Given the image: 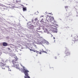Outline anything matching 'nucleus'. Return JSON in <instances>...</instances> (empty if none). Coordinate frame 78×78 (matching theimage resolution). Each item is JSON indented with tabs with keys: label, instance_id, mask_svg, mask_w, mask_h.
I'll list each match as a JSON object with an SVG mask.
<instances>
[{
	"label": "nucleus",
	"instance_id": "20e7f679",
	"mask_svg": "<svg viewBox=\"0 0 78 78\" xmlns=\"http://www.w3.org/2000/svg\"><path fill=\"white\" fill-rule=\"evenodd\" d=\"M2 68L3 69H5L6 67V65L3 64L1 65Z\"/></svg>",
	"mask_w": 78,
	"mask_h": 78
},
{
	"label": "nucleus",
	"instance_id": "4be33fe9",
	"mask_svg": "<svg viewBox=\"0 0 78 78\" xmlns=\"http://www.w3.org/2000/svg\"><path fill=\"white\" fill-rule=\"evenodd\" d=\"M49 14H51V13H49Z\"/></svg>",
	"mask_w": 78,
	"mask_h": 78
},
{
	"label": "nucleus",
	"instance_id": "a211bd4d",
	"mask_svg": "<svg viewBox=\"0 0 78 78\" xmlns=\"http://www.w3.org/2000/svg\"><path fill=\"white\" fill-rule=\"evenodd\" d=\"M55 59H57V58L56 57H55Z\"/></svg>",
	"mask_w": 78,
	"mask_h": 78
},
{
	"label": "nucleus",
	"instance_id": "9b49d317",
	"mask_svg": "<svg viewBox=\"0 0 78 78\" xmlns=\"http://www.w3.org/2000/svg\"><path fill=\"white\" fill-rule=\"evenodd\" d=\"M15 58L16 59V60L17 61V60H18V58L16 56Z\"/></svg>",
	"mask_w": 78,
	"mask_h": 78
},
{
	"label": "nucleus",
	"instance_id": "dca6fc26",
	"mask_svg": "<svg viewBox=\"0 0 78 78\" xmlns=\"http://www.w3.org/2000/svg\"><path fill=\"white\" fill-rule=\"evenodd\" d=\"M44 20V19H41V22H42V20Z\"/></svg>",
	"mask_w": 78,
	"mask_h": 78
},
{
	"label": "nucleus",
	"instance_id": "1a4fd4ad",
	"mask_svg": "<svg viewBox=\"0 0 78 78\" xmlns=\"http://www.w3.org/2000/svg\"><path fill=\"white\" fill-rule=\"evenodd\" d=\"M38 13H39V12H38V11H37V12H36L35 13V15H37V14H38Z\"/></svg>",
	"mask_w": 78,
	"mask_h": 78
},
{
	"label": "nucleus",
	"instance_id": "7ed1b4c3",
	"mask_svg": "<svg viewBox=\"0 0 78 78\" xmlns=\"http://www.w3.org/2000/svg\"><path fill=\"white\" fill-rule=\"evenodd\" d=\"M65 52L66 56H69L70 55V52L69 50H66Z\"/></svg>",
	"mask_w": 78,
	"mask_h": 78
},
{
	"label": "nucleus",
	"instance_id": "0eeeda50",
	"mask_svg": "<svg viewBox=\"0 0 78 78\" xmlns=\"http://www.w3.org/2000/svg\"><path fill=\"white\" fill-rule=\"evenodd\" d=\"M23 11H27V7H23Z\"/></svg>",
	"mask_w": 78,
	"mask_h": 78
},
{
	"label": "nucleus",
	"instance_id": "aec40b11",
	"mask_svg": "<svg viewBox=\"0 0 78 78\" xmlns=\"http://www.w3.org/2000/svg\"><path fill=\"white\" fill-rule=\"evenodd\" d=\"M8 50H10V48H8Z\"/></svg>",
	"mask_w": 78,
	"mask_h": 78
},
{
	"label": "nucleus",
	"instance_id": "2eb2a0df",
	"mask_svg": "<svg viewBox=\"0 0 78 78\" xmlns=\"http://www.w3.org/2000/svg\"><path fill=\"white\" fill-rule=\"evenodd\" d=\"M37 20V18H35V20Z\"/></svg>",
	"mask_w": 78,
	"mask_h": 78
},
{
	"label": "nucleus",
	"instance_id": "39448f33",
	"mask_svg": "<svg viewBox=\"0 0 78 78\" xmlns=\"http://www.w3.org/2000/svg\"><path fill=\"white\" fill-rule=\"evenodd\" d=\"M48 20L51 21L54 20V18L53 17H49V19H48Z\"/></svg>",
	"mask_w": 78,
	"mask_h": 78
},
{
	"label": "nucleus",
	"instance_id": "423d86ee",
	"mask_svg": "<svg viewBox=\"0 0 78 78\" xmlns=\"http://www.w3.org/2000/svg\"><path fill=\"white\" fill-rule=\"evenodd\" d=\"M3 45L4 47H6L8 46V44L6 42H4L3 43Z\"/></svg>",
	"mask_w": 78,
	"mask_h": 78
},
{
	"label": "nucleus",
	"instance_id": "6ab92c4d",
	"mask_svg": "<svg viewBox=\"0 0 78 78\" xmlns=\"http://www.w3.org/2000/svg\"><path fill=\"white\" fill-rule=\"evenodd\" d=\"M33 21H34V20H32V22H33Z\"/></svg>",
	"mask_w": 78,
	"mask_h": 78
},
{
	"label": "nucleus",
	"instance_id": "f257e3e1",
	"mask_svg": "<svg viewBox=\"0 0 78 78\" xmlns=\"http://www.w3.org/2000/svg\"><path fill=\"white\" fill-rule=\"evenodd\" d=\"M20 65L22 67H23V68H21V70H22L23 72H24V73L25 74V76H24L25 78H30V76H28V72H29V71L25 69V67L23 66L22 65Z\"/></svg>",
	"mask_w": 78,
	"mask_h": 78
},
{
	"label": "nucleus",
	"instance_id": "f8f14e48",
	"mask_svg": "<svg viewBox=\"0 0 78 78\" xmlns=\"http://www.w3.org/2000/svg\"><path fill=\"white\" fill-rule=\"evenodd\" d=\"M68 6H65V8L66 9H67V8H68Z\"/></svg>",
	"mask_w": 78,
	"mask_h": 78
},
{
	"label": "nucleus",
	"instance_id": "a878e982",
	"mask_svg": "<svg viewBox=\"0 0 78 78\" xmlns=\"http://www.w3.org/2000/svg\"><path fill=\"white\" fill-rule=\"evenodd\" d=\"M50 22H51V21H50Z\"/></svg>",
	"mask_w": 78,
	"mask_h": 78
},
{
	"label": "nucleus",
	"instance_id": "393cba45",
	"mask_svg": "<svg viewBox=\"0 0 78 78\" xmlns=\"http://www.w3.org/2000/svg\"><path fill=\"white\" fill-rule=\"evenodd\" d=\"M41 17H44V16H41Z\"/></svg>",
	"mask_w": 78,
	"mask_h": 78
},
{
	"label": "nucleus",
	"instance_id": "5701e85b",
	"mask_svg": "<svg viewBox=\"0 0 78 78\" xmlns=\"http://www.w3.org/2000/svg\"><path fill=\"white\" fill-rule=\"evenodd\" d=\"M18 2L19 1H16V3H18Z\"/></svg>",
	"mask_w": 78,
	"mask_h": 78
},
{
	"label": "nucleus",
	"instance_id": "f03ea898",
	"mask_svg": "<svg viewBox=\"0 0 78 78\" xmlns=\"http://www.w3.org/2000/svg\"><path fill=\"white\" fill-rule=\"evenodd\" d=\"M12 62L14 66H17V63H18V62H17V60H16L15 59L13 60L12 61Z\"/></svg>",
	"mask_w": 78,
	"mask_h": 78
},
{
	"label": "nucleus",
	"instance_id": "f3484780",
	"mask_svg": "<svg viewBox=\"0 0 78 78\" xmlns=\"http://www.w3.org/2000/svg\"><path fill=\"white\" fill-rule=\"evenodd\" d=\"M34 46L35 47H36V45L35 44H34Z\"/></svg>",
	"mask_w": 78,
	"mask_h": 78
},
{
	"label": "nucleus",
	"instance_id": "412c9836",
	"mask_svg": "<svg viewBox=\"0 0 78 78\" xmlns=\"http://www.w3.org/2000/svg\"><path fill=\"white\" fill-rule=\"evenodd\" d=\"M53 39H55V37H53Z\"/></svg>",
	"mask_w": 78,
	"mask_h": 78
},
{
	"label": "nucleus",
	"instance_id": "b1692460",
	"mask_svg": "<svg viewBox=\"0 0 78 78\" xmlns=\"http://www.w3.org/2000/svg\"><path fill=\"white\" fill-rule=\"evenodd\" d=\"M31 25V26H32V27H33V25Z\"/></svg>",
	"mask_w": 78,
	"mask_h": 78
},
{
	"label": "nucleus",
	"instance_id": "4468645a",
	"mask_svg": "<svg viewBox=\"0 0 78 78\" xmlns=\"http://www.w3.org/2000/svg\"><path fill=\"white\" fill-rule=\"evenodd\" d=\"M42 52H44V53H47L46 51H42Z\"/></svg>",
	"mask_w": 78,
	"mask_h": 78
},
{
	"label": "nucleus",
	"instance_id": "6e6552de",
	"mask_svg": "<svg viewBox=\"0 0 78 78\" xmlns=\"http://www.w3.org/2000/svg\"><path fill=\"white\" fill-rule=\"evenodd\" d=\"M36 51L37 53H39V54H41V51L39 52V51Z\"/></svg>",
	"mask_w": 78,
	"mask_h": 78
},
{
	"label": "nucleus",
	"instance_id": "ddd939ff",
	"mask_svg": "<svg viewBox=\"0 0 78 78\" xmlns=\"http://www.w3.org/2000/svg\"><path fill=\"white\" fill-rule=\"evenodd\" d=\"M30 51H34V52H35V51H34V50H32L31 49H30Z\"/></svg>",
	"mask_w": 78,
	"mask_h": 78
},
{
	"label": "nucleus",
	"instance_id": "9d476101",
	"mask_svg": "<svg viewBox=\"0 0 78 78\" xmlns=\"http://www.w3.org/2000/svg\"><path fill=\"white\" fill-rule=\"evenodd\" d=\"M27 25H28V26L30 25H31V24H30V22H29L27 23Z\"/></svg>",
	"mask_w": 78,
	"mask_h": 78
}]
</instances>
